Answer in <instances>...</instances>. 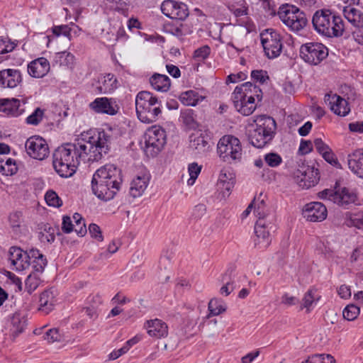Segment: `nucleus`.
Here are the masks:
<instances>
[{
    "instance_id": "nucleus-55",
    "label": "nucleus",
    "mask_w": 363,
    "mask_h": 363,
    "mask_svg": "<svg viewBox=\"0 0 363 363\" xmlns=\"http://www.w3.org/2000/svg\"><path fill=\"white\" fill-rule=\"evenodd\" d=\"M314 363H335V359L330 354H313Z\"/></svg>"
},
{
    "instance_id": "nucleus-27",
    "label": "nucleus",
    "mask_w": 363,
    "mask_h": 363,
    "mask_svg": "<svg viewBox=\"0 0 363 363\" xmlns=\"http://www.w3.org/2000/svg\"><path fill=\"white\" fill-rule=\"evenodd\" d=\"M328 33H325L324 35L328 38L339 37L342 35L344 31V21L340 16L333 13V18H330L328 23Z\"/></svg>"
},
{
    "instance_id": "nucleus-43",
    "label": "nucleus",
    "mask_w": 363,
    "mask_h": 363,
    "mask_svg": "<svg viewBox=\"0 0 363 363\" xmlns=\"http://www.w3.org/2000/svg\"><path fill=\"white\" fill-rule=\"evenodd\" d=\"M183 122L191 128H196L197 123L194 118V112L192 109H187L181 113Z\"/></svg>"
},
{
    "instance_id": "nucleus-9",
    "label": "nucleus",
    "mask_w": 363,
    "mask_h": 363,
    "mask_svg": "<svg viewBox=\"0 0 363 363\" xmlns=\"http://www.w3.org/2000/svg\"><path fill=\"white\" fill-rule=\"evenodd\" d=\"M261 43L267 57L274 59L280 55L283 44L281 35L274 29H266L260 33Z\"/></svg>"
},
{
    "instance_id": "nucleus-25",
    "label": "nucleus",
    "mask_w": 363,
    "mask_h": 363,
    "mask_svg": "<svg viewBox=\"0 0 363 363\" xmlns=\"http://www.w3.org/2000/svg\"><path fill=\"white\" fill-rule=\"evenodd\" d=\"M235 267L230 266L222 277V282L224 285L220 288V293L228 296L236 288L235 283Z\"/></svg>"
},
{
    "instance_id": "nucleus-56",
    "label": "nucleus",
    "mask_w": 363,
    "mask_h": 363,
    "mask_svg": "<svg viewBox=\"0 0 363 363\" xmlns=\"http://www.w3.org/2000/svg\"><path fill=\"white\" fill-rule=\"evenodd\" d=\"M188 170L190 175L189 181L193 180V182H195L201 172V167L198 165L197 163L193 162L189 165Z\"/></svg>"
},
{
    "instance_id": "nucleus-20",
    "label": "nucleus",
    "mask_w": 363,
    "mask_h": 363,
    "mask_svg": "<svg viewBox=\"0 0 363 363\" xmlns=\"http://www.w3.org/2000/svg\"><path fill=\"white\" fill-rule=\"evenodd\" d=\"M22 82L18 69H6L0 71V86L14 88Z\"/></svg>"
},
{
    "instance_id": "nucleus-61",
    "label": "nucleus",
    "mask_w": 363,
    "mask_h": 363,
    "mask_svg": "<svg viewBox=\"0 0 363 363\" xmlns=\"http://www.w3.org/2000/svg\"><path fill=\"white\" fill-rule=\"evenodd\" d=\"M5 165L7 167V172H9L11 175L15 174L18 171V167L16 163V160L11 158H9L5 162Z\"/></svg>"
},
{
    "instance_id": "nucleus-63",
    "label": "nucleus",
    "mask_w": 363,
    "mask_h": 363,
    "mask_svg": "<svg viewBox=\"0 0 363 363\" xmlns=\"http://www.w3.org/2000/svg\"><path fill=\"white\" fill-rule=\"evenodd\" d=\"M87 301L90 304V306H95V307L97 308V307L102 303L103 300L99 294H95L90 295L87 298Z\"/></svg>"
},
{
    "instance_id": "nucleus-46",
    "label": "nucleus",
    "mask_w": 363,
    "mask_h": 363,
    "mask_svg": "<svg viewBox=\"0 0 363 363\" xmlns=\"http://www.w3.org/2000/svg\"><path fill=\"white\" fill-rule=\"evenodd\" d=\"M247 98V93L242 91V87L236 86L232 96V100L234 104L235 108L237 109L238 108V104L243 102Z\"/></svg>"
},
{
    "instance_id": "nucleus-47",
    "label": "nucleus",
    "mask_w": 363,
    "mask_h": 363,
    "mask_svg": "<svg viewBox=\"0 0 363 363\" xmlns=\"http://www.w3.org/2000/svg\"><path fill=\"white\" fill-rule=\"evenodd\" d=\"M47 264L48 260L45 257L32 260L30 265L32 266L33 271L31 272H36L38 274H41L44 272Z\"/></svg>"
},
{
    "instance_id": "nucleus-48",
    "label": "nucleus",
    "mask_w": 363,
    "mask_h": 363,
    "mask_svg": "<svg viewBox=\"0 0 363 363\" xmlns=\"http://www.w3.org/2000/svg\"><path fill=\"white\" fill-rule=\"evenodd\" d=\"M252 79L256 82H259L263 84L269 77L267 74V72L263 69H255L251 72Z\"/></svg>"
},
{
    "instance_id": "nucleus-58",
    "label": "nucleus",
    "mask_w": 363,
    "mask_h": 363,
    "mask_svg": "<svg viewBox=\"0 0 363 363\" xmlns=\"http://www.w3.org/2000/svg\"><path fill=\"white\" fill-rule=\"evenodd\" d=\"M313 150V144L311 140L302 139L300 143L298 152L301 155H306Z\"/></svg>"
},
{
    "instance_id": "nucleus-28",
    "label": "nucleus",
    "mask_w": 363,
    "mask_h": 363,
    "mask_svg": "<svg viewBox=\"0 0 363 363\" xmlns=\"http://www.w3.org/2000/svg\"><path fill=\"white\" fill-rule=\"evenodd\" d=\"M150 83L154 89L162 92L167 91L171 86V80L169 77L158 73H155L150 78Z\"/></svg>"
},
{
    "instance_id": "nucleus-14",
    "label": "nucleus",
    "mask_w": 363,
    "mask_h": 363,
    "mask_svg": "<svg viewBox=\"0 0 363 363\" xmlns=\"http://www.w3.org/2000/svg\"><path fill=\"white\" fill-rule=\"evenodd\" d=\"M89 107L95 113H105L111 116L116 115L119 110V106L116 99L107 97L96 98L89 104Z\"/></svg>"
},
{
    "instance_id": "nucleus-34",
    "label": "nucleus",
    "mask_w": 363,
    "mask_h": 363,
    "mask_svg": "<svg viewBox=\"0 0 363 363\" xmlns=\"http://www.w3.org/2000/svg\"><path fill=\"white\" fill-rule=\"evenodd\" d=\"M179 99L184 105L191 106H195L200 101L203 99L202 96H199L198 92L193 90L182 93Z\"/></svg>"
},
{
    "instance_id": "nucleus-53",
    "label": "nucleus",
    "mask_w": 363,
    "mask_h": 363,
    "mask_svg": "<svg viewBox=\"0 0 363 363\" xmlns=\"http://www.w3.org/2000/svg\"><path fill=\"white\" fill-rule=\"evenodd\" d=\"M89 233L92 238H95L98 241H102L104 240L100 227L95 223H91L89 225Z\"/></svg>"
},
{
    "instance_id": "nucleus-21",
    "label": "nucleus",
    "mask_w": 363,
    "mask_h": 363,
    "mask_svg": "<svg viewBox=\"0 0 363 363\" xmlns=\"http://www.w3.org/2000/svg\"><path fill=\"white\" fill-rule=\"evenodd\" d=\"M144 327L147 329L150 336L156 338L165 337L168 335V327L162 320L155 318L147 320Z\"/></svg>"
},
{
    "instance_id": "nucleus-30",
    "label": "nucleus",
    "mask_w": 363,
    "mask_h": 363,
    "mask_svg": "<svg viewBox=\"0 0 363 363\" xmlns=\"http://www.w3.org/2000/svg\"><path fill=\"white\" fill-rule=\"evenodd\" d=\"M74 144L76 145V155L79 162H89V152H90V150L93 148L91 145V139H90V137L87 141H84V140H77V142L74 143Z\"/></svg>"
},
{
    "instance_id": "nucleus-29",
    "label": "nucleus",
    "mask_w": 363,
    "mask_h": 363,
    "mask_svg": "<svg viewBox=\"0 0 363 363\" xmlns=\"http://www.w3.org/2000/svg\"><path fill=\"white\" fill-rule=\"evenodd\" d=\"M39 310L48 313L53 309L55 302V294L53 289L45 290L40 296Z\"/></svg>"
},
{
    "instance_id": "nucleus-16",
    "label": "nucleus",
    "mask_w": 363,
    "mask_h": 363,
    "mask_svg": "<svg viewBox=\"0 0 363 363\" xmlns=\"http://www.w3.org/2000/svg\"><path fill=\"white\" fill-rule=\"evenodd\" d=\"M336 195L333 198V203H336L344 208L349 207L355 203L357 201V194L353 189L348 187H340L338 183H335Z\"/></svg>"
},
{
    "instance_id": "nucleus-32",
    "label": "nucleus",
    "mask_w": 363,
    "mask_h": 363,
    "mask_svg": "<svg viewBox=\"0 0 363 363\" xmlns=\"http://www.w3.org/2000/svg\"><path fill=\"white\" fill-rule=\"evenodd\" d=\"M208 308L209 314L207 315V318H209L211 315H218L224 313L227 309V306L223 299L213 298L210 300Z\"/></svg>"
},
{
    "instance_id": "nucleus-33",
    "label": "nucleus",
    "mask_w": 363,
    "mask_h": 363,
    "mask_svg": "<svg viewBox=\"0 0 363 363\" xmlns=\"http://www.w3.org/2000/svg\"><path fill=\"white\" fill-rule=\"evenodd\" d=\"M12 328L11 329L13 338L22 333L27 325V320L19 313L13 315L11 319Z\"/></svg>"
},
{
    "instance_id": "nucleus-13",
    "label": "nucleus",
    "mask_w": 363,
    "mask_h": 363,
    "mask_svg": "<svg viewBox=\"0 0 363 363\" xmlns=\"http://www.w3.org/2000/svg\"><path fill=\"white\" fill-rule=\"evenodd\" d=\"M324 101L330 109L337 116H345L350 111L347 101L336 94H326Z\"/></svg>"
},
{
    "instance_id": "nucleus-2",
    "label": "nucleus",
    "mask_w": 363,
    "mask_h": 363,
    "mask_svg": "<svg viewBox=\"0 0 363 363\" xmlns=\"http://www.w3.org/2000/svg\"><path fill=\"white\" fill-rule=\"evenodd\" d=\"M52 157L53 167L61 177H72L79 164L76 155V145L74 143H66L58 147Z\"/></svg>"
},
{
    "instance_id": "nucleus-45",
    "label": "nucleus",
    "mask_w": 363,
    "mask_h": 363,
    "mask_svg": "<svg viewBox=\"0 0 363 363\" xmlns=\"http://www.w3.org/2000/svg\"><path fill=\"white\" fill-rule=\"evenodd\" d=\"M43 113V110H42L40 108H37L30 116L26 118V121L28 124L37 125L42 121Z\"/></svg>"
},
{
    "instance_id": "nucleus-4",
    "label": "nucleus",
    "mask_w": 363,
    "mask_h": 363,
    "mask_svg": "<svg viewBox=\"0 0 363 363\" xmlns=\"http://www.w3.org/2000/svg\"><path fill=\"white\" fill-rule=\"evenodd\" d=\"M161 101L147 91H140L135 97V109L138 119L145 123L157 121L161 114Z\"/></svg>"
},
{
    "instance_id": "nucleus-7",
    "label": "nucleus",
    "mask_w": 363,
    "mask_h": 363,
    "mask_svg": "<svg viewBox=\"0 0 363 363\" xmlns=\"http://www.w3.org/2000/svg\"><path fill=\"white\" fill-rule=\"evenodd\" d=\"M276 218L274 214L267 213L264 216L258 218L255 225V233L257 240L255 245H260V248H267L271 243L272 234L277 230Z\"/></svg>"
},
{
    "instance_id": "nucleus-15",
    "label": "nucleus",
    "mask_w": 363,
    "mask_h": 363,
    "mask_svg": "<svg viewBox=\"0 0 363 363\" xmlns=\"http://www.w3.org/2000/svg\"><path fill=\"white\" fill-rule=\"evenodd\" d=\"M162 13L169 17L184 20L189 16L187 6L172 0L164 1L161 6Z\"/></svg>"
},
{
    "instance_id": "nucleus-44",
    "label": "nucleus",
    "mask_w": 363,
    "mask_h": 363,
    "mask_svg": "<svg viewBox=\"0 0 363 363\" xmlns=\"http://www.w3.org/2000/svg\"><path fill=\"white\" fill-rule=\"evenodd\" d=\"M264 160L268 166L277 167L282 162L281 157L276 152H269L264 155Z\"/></svg>"
},
{
    "instance_id": "nucleus-54",
    "label": "nucleus",
    "mask_w": 363,
    "mask_h": 363,
    "mask_svg": "<svg viewBox=\"0 0 363 363\" xmlns=\"http://www.w3.org/2000/svg\"><path fill=\"white\" fill-rule=\"evenodd\" d=\"M44 339L48 340V342H60V335L59 334V330L56 328L48 330L44 335Z\"/></svg>"
},
{
    "instance_id": "nucleus-51",
    "label": "nucleus",
    "mask_w": 363,
    "mask_h": 363,
    "mask_svg": "<svg viewBox=\"0 0 363 363\" xmlns=\"http://www.w3.org/2000/svg\"><path fill=\"white\" fill-rule=\"evenodd\" d=\"M117 82L116 78H115L114 75L113 74H107L104 77V92H106L107 91H111L116 87V83Z\"/></svg>"
},
{
    "instance_id": "nucleus-50",
    "label": "nucleus",
    "mask_w": 363,
    "mask_h": 363,
    "mask_svg": "<svg viewBox=\"0 0 363 363\" xmlns=\"http://www.w3.org/2000/svg\"><path fill=\"white\" fill-rule=\"evenodd\" d=\"M52 33L55 36L64 35L69 39L71 37V28L67 25L54 26Z\"/></svg>"
},
{
    "instance_id": "nucleus-52",
    "label": "nucleus",
    "mask_w": 363,
    "mask_h": 363,
    "mask_svg": "<svg viewBox=\"0 0 363 363\" xmlns=\"http://www.w3.org/2000/svg\"><path fill=\"white\" fill-rule=\"evenodd\" d=\"M313 143L317 152L321 155L327 153L331 150V148L325 143L321 138H315L313 140Z\"/></svg>"
},
{
    "instance_id": "nucleus-18",
    "label": "nucleus",
    "mask_w": 363,
    "mask_h": 363,
    "mask_svg": "<svg viewBox=\"0 0 363 363\" xmlns=\"http://www.w3.org/2000/svg\"><path fill=\"white\" fill-rule=\"evenodd\" d=\"M9 259L16 271H23L29 267V255L21 247L12 246L9 250Z\"/></svg>"
},
{
    "instance_id": "nucleus-5",
    "label": "nucleus",
    "mask_w": 363,
    "mask_h": 363,
    "mask_svg": "<svg viewBox=\"0 0 363 363\" xmlns=\"http://www.w3.org/2000/svg\"><path fill=\"white\" fill-rule=\"evenodd\" d=\"M217 152L220 158L226 163L240 162L242 155L241 143L235 136L225 135L218 143Z\"/></svg>"
},
{
    "instance_id": "nucleus-23",
    "label": "nucleus",
    "mask_w": 363,
    "mask_h": 363,
    "mask_svg": "<svg viewBox=\"0 0 363 363\" xmlns=\"http://www.w3.org/2000/svg\"><path fill=\"white\" fill-rule=\"evenodd\" d=\"M347 163L351 171L363 179V150L359 149L350 154Z\"/></svg>"
},
{
    "instance_id": "nucleus-11",
    "label": "nucleus",
    "mask_w": 363,
    "mask_h": 363,
    "mask_svg": "<svg viewBox=\"0 0 363 363\" xmlns=\"http://www.w3.org/2000/svg\"><path fill=\"white\" fill-rule=\"evenodd\" d=\"M299 55L306 62L317 65L328 57V50L322 43H307L301 46Z\"/></svg>"
},
{
    "instance_id": "nucleus-39",
    "label": "nucleus",
    "mask_w": 363,
    "mask_h": 363,
    "mask_svg": "<svg viewBox=\"0 0 363 363\" xmlns=\"http://www.w3.org/2000/svg\"><path fill=\"white\" fill-rule=\"evenodd\" d=\"M74 55L70 52L64 51L55 53L53 63L60 66H69L72 64Z\"/></svg>"
},
{
    "instance_id": "nucleus-3",
    "label": "nucleus",
    "mask_w": 363,
    "mask_h": 363,
    "mask_svg": "<svg viewBox=\"0 0 363 363\" xmlns=\"http://www.w3.org/2000/svg\"><path fill=\"white\" fill-rule=\"evenodd\" d=\"M255 123V127L248 130L247 138L252 145L262 148L274 138L277 123L272 117L267 116H259Z\"/></svg>"
},
{
    "instance_id": "nucleus-1",
    "label": "nucleus",
    "mask_w": 363,
    "mask_h": 363,
    "mask_svg": "<svg viewBox=\"0 0 363 363\" xmlns=\"http://www.w3.org/2000/svg\"><path fill=\"white\" fill-rule=\"evenodd\" d=\"M121 169L114 164H105L98 169L91 179V190L99 199H112L121 188L122 183Z\"/></svg>"
},
{
    "instance_id": "nucleus-10",
    "label": "nucleus",
    "mask_w": 363,
    "mask_h": 363,
    "mask_svg": "<svg viewBox=\"0 0 363 363\" xmlns=\"http://www.w3.org/2000/svg\"><path fill=\"white\" fill-rule=\"evenodd\" d=\"M90 139H91L93 148L89 152V162H98L104 155L109 152L113 138L108 133L103 130L97 131L96 138L94 136H91Z\"/></svg>"
},
{
    "instance_id": "nucleus-31",
    "label": "nucleus",
    "mask_w": 363,
    "mask_h": 363,
    "mask_svg": "<svg viewBox=\"0 0 363 363\" xmlns=\"http://www.w3.org/2000/svg\"><path fill=\"white\" fill-rule=\"evenodd\" d=\"M301 182H303V185L307 189L315 186L320 180L318 169L309 166L301 172Z\"/></svg>"
},
{
    "instance_id": "nucleus-57",
    "label": "nucleus",
    "mask_w": 363,
    "mask_h": 363,
    "mask_svg": "<svg viewBox=\"0 0 363 363\" xmlns=\"http://www.w3.org/2000/svg\"><path fill=\"white\" fill-rule=\"evenodd\" d=\"M336 189L335 186L333 189H325L318 194V196L321 199H327L333 202V198H335Z\"/></svg>"
},
{
    "instance_id": "nucleus-64",
    "label": "nucleus",
    "mask_w": 363,
    "mask_h": 363,
    "mask_svg": "<svg viewBox=\"0 0 363 363\" xmlns=\"http://www.w3.org/2000/svg\"><path fill=\"white\" fill-rule=\"evenodd\" d=\"M313 127V124L311 121L306 122L301 127H300L298 130V134L301 136H306L310 133L311 128Z\"/></svg>"
},
{
    "instance_id": "nucleus-19",
    "label": "nucleus",
    "mask_w": 363,
    "mask_h": 363,
    "mask_svg": "<svg viewBox=\"0 0 363 363\" xmlns=\"http://www.w3.org/2000/svg\"><path fill=\"white\" fill-rule=\"evenodd\" d=\"M333 18V13L330 10L322 9L315 12L312 18V24L314 29L320 34L324 35L325 33H328V23L330 18Z\"/></svg>"
},
{
    "instance_id": "nucleus-12",
    "label": "nucleus",
    "mask_w": 363,
    "mask_h": 363,
    "mask_svg": "<svg viewBox=\"0 0 363 363\" xmlns=\"http://www.w3.org/2000/svg\"><path fill=\"white\" fill-rule=\"evenodd\" d=\"M25 147L30 157L43 160L49 155V147L46 140L39 135H33L27 139Z\"/></svg>"
},
{
    "instance_id": "nucleus-35",
    "label": "nucleus",
    "mask_w": 363,
    "mask_h": 363,
    "mask_svg": "<svg viewBox=\"0 0 363 363\" xmlns=\"http://www.w3.org/2000/svg\"><path fill=\"white\" fill-rule=\"evenodd\" d=\"M39 229L42 231L40 232L41 237H45L47 241L50 243H52L55 241V234L57 235H61L60 232V229L58 226L52 227L48 223H40L39 225Z\"/></svg>"
},
{
    "instance_id": "nucleus-24",
    "label": "nucleus",
    "mask_w": 363,
    "mask_h": 363,
    "mask_svg": "<svg viewBox=\"0 0 363 363\" xmlns=\"http://www.w3.org/2000/svg\"><path fill=\"white\" fill-rule=\"evenodd\" d=\"M0 111L7 116H20L23 112V110L20 109V100L14 98L0 99Z\"/></svg>"
},
{
    "instance_id": "nucleus-40",
    "label": "nucleus",
    "mask_w": 363,
    "mask_h": 363,
    "mask_svg": "<svg viewBox=\"0 0 363 363\" xmlns=\"http://www.w3.org/2000/svg\"><path fill=\"white\" fill-rule=\"evenodd\" d=\"M45 200L49 206L59 208L62 205V199L53 190H48L45 195Z\"/></svg>"
},
{
    "instance_id": "nucleus-17",
    "label": "nucleus",
    "mask_w": 363,
    "mask_h": 363,
    "mask_svg": "<svg viewBox=\"0 0 363 363\" xmlns=\"http://www.w3.org/2000/svg\"><path fill=\"white\" fill-rule=\"evenodd\" d=\"M327 208L320 202H311L305 205L303 216L311 222H320L327 217Z\"/></svg>"
},
{
    "instance_id": "nucleus-37",
    "label": "nucleus",
    "mask_w": 363,
    "mask_h": 363,
    "mask_svg": "<svg viewBox=\"0 0 363 363\" xmlns=\"http://www.w3.org/2000/svg\"><path fill=\"white\" fill-rule=\"evenodd\" d=\"M252 202H255V204H254V213L257 218L269 213L262 193H260L258 196H255Z\"/></svg>"
},
{
    "instance_id": "nucleus-41",
    "label": "nucleus",
    "mask_w": 363,
    "mask_h": 363,
    "mask_svg": "<svg viewBox=\"0 0 363 363\" xmlns=\"http://www.w3.org/2000/svg\"><path fill=\"white\" fill-rule=\"evenodd\" d=\"M360 308L354 305L350 304L347 306L342 311V315L347 320H355L359 314Z\"/></svg>"
},
{
    "instance_id": "nucleus-8",
    "label": "nucleus",
    "mask_w": 363,
    "mask_h": 363,
    "mask_svg": "<svg viewBox=\"0 0 363 363\" xmlns=\"http://www.w3.org/2000/svg\"><path fill=\"white\" fill-rule=\"evenodd\" d=\"M145 152L154 157L162 150L166 143V134L163 128L153 126L145 133Z\"/></svg>"
},
{
    "instance_id": "nucleus-60",
    "label": "nucleus",
    "mask_w": 363,
    "mask_h": 363,
    "mask_svg": "<svg viewBox=\"0 0 363 363\" xmlns=\"http://www.w3.org/2000/svg\"><path fill=\"white\" fill-rule=\"evenodd\" d=\"M247 75L242 72H240L238 74H230L227 77L226 83H236L239 81L245 79Z\"/></svg>"
},
{
    "instance_id": "nucleus-6",
    "label": "nucleus",
    "mask_w": 363,
    "mask_h": 363,
    "mask_svg": "<svg viewBox=\"0 0 363 363\" xmlns=\"http://www.w3.org/2000/svg\"><path fill=\"white\" fill-rule=\"evenodd\" d=\"M280 20L292 31L298 32L308 23L306 14L294 5L283 4L277 13Z\"/></svg>"
},
{
    "instance_id": "nucleus-49",
    "label": "nucleus",
    "mask_w": 363,
    "mask_h": 363,
    "mask_svg": "<svg viewBox=\"0 0 363 363\" xmlns=\"http://www.w3.org/2000/svg\"><path fill=\"white\" fill-rule=\"evenodd\" d=\"M206 211V206L204 204L196 205L191 213V216L189 218L190 222L192 220H198L202 218Z\"/></svg>"
},
{
    "instance_id": "nucleus-62",
    "label": "nucleus",
    "mask_w": 363,
    "mask_h": 363,
    "mask_svg": "<svg viewBox=\"0 0 363 363\" xmlns=\"http://www.w3.org/2000/svg\"><path fill=\"white\" fill-rule=\"evenodd\" d=\"M27 255H29V266H30V262L32 260H35L38 258L41 259V257H45L38 249L32 248L28 251H26Z\"/></svg>"
},
{
    "instance_id": "nucleus-22",
    "label": "nucleus",
    "mask_w": 363,
    "mask_h": 363,
    "mask_svg": "<svg viewBox=\"0 0 363 363\" xmlns=\"http://www.w3.org/2000/svg\"><path fill=\"white\" fill-rule=\"evenodd\" d=\"M50 70L49 61L45 57H39L28 65V74L35 78H42Z\"/></svg>"
},
{
    "instance_id": "nucleus-26",
    "label": "nucleus",
    "mask_w": 363,
    "mask_h": 363,
    "mask_svg": "<svg viewBox=\"0 0 363 363\" xmlns=\"http://www.w3.org/2000/svg\"><path fill=\"white\" fill-rule=\"evenodd\" d=\"M150 181L149 175L143 174L141 176H138L132 182L130 188V194L134 197L140 196L146 189Z\"/></svg>"
},
{
    "instance_id": "nucleus-38",
    "label": "nucleus",
    "mask_w": 363,
    "mask_h": 363,
    "mask_svg": "<svg viewBox=\"0 0 363 363\" xmlns=\"http://www.w3.org/2000/svg\"><path fill=\"white\" fill-rule=\"evenodd\" d=\"M40 281V274L36 272H30L25 281L26 291L31 294L38 288Z\"/></svg>"
},
{
    "instance_id": "nucleus-59",
    "label": "nucleus",
    "mask_w": 363,
    "mask_h": 363,
    "mask_svg": "<svg viewBox=\"0 0 363 363\" xmlns=\"http://www.w3.org/2000/svg\"><path fill=\"white\" fill-rule=\"evenodd\" d=\"M62 230L65 233H70L73 230V224L69 216H64L62 218Z\"/></svg>"
},
{
    "instance_id": "nucleus-36",
    "label": "nucleus",
    "mask_w": 363,
    "mask_h": 363,
    "mask_svg": "<svg viewBox=\"0 0 363 363\" xmlns=\"http://www.w3.org/2000/svg\"><path fill=\"white\" fill-rule=\"evenodd\" d=\"M190 146L196 150L197 153H204L209 148L208 137L201 134L199 136L195 137L191 140Z\"/></svg>"
},
{
    "instance_id": "nucleus-42",
    "label": "nucleus",
    "mask_w": 363,
    "mask_h": 363,
    "mask_svg": "<svg viewBox=\"0 0 363 363\" xmlns=\"http://www.w3.org/2000/svg\"><path fill=\"white\" fill-rule=\"evenodd\" d=\"M211 54V48L207 45H203L194 50L193 57L198 62L204 61Z\"/></svg>"
}]
</instances>
